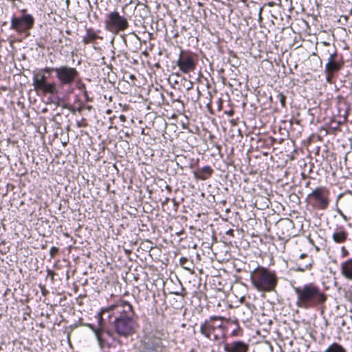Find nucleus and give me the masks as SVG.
<instances>
[{
	"label": "nucleus",
	"mask_w": 352,
	"mask_h": 352,
	"mask_svg": "<svg viewBox=\"0 0 352 352\" xmlns=\"http://www.w3.org/2000/svg\"><path fill=\"white\" fill-rule=\"evenodd\" d=\"M344 209L346 212L352 217V196L346 198L344 201Z\"/></svg>",
	"instance_id": "obj_18"
},
{
	"label": "nucleus",
	"mask_w": 352,
	"mask_h": 352,
	"mask_svg": "<svg viewBox=\"0 0 352 352\" xmlns=\"http://www.w3.org/2000/svg\"><path fill=\"white\" fill-rule=\"evenodd\" d=\"M307 201L313 207L324 210L329 203V191L324 187L316 188L308 194Z\"/></svg>",
	"instance_id": "obj_4"
},
{
	"label": "nucleus",
	"mask_w": 352,
	"mask_h": 352,
	"mask_svg": "<svg viewBox=\"0 0 352 352\" xmlns=\"http://www.w3.org/2000/svg\"><path fill=\"white\" fill-rule=\"evenodd\" d=\"M297 296L296 305L299 307L308 308L325 301L326 296L314 284H307L295 287Z\"/></svg>",
	"instance_id": "obj_2"
},
{
	"label": "nucleus",
	"mask_w": 352,
	"mask_h": 352,
	"mask_svg": "<svg viewBox=\"0 0 352 352\" xmlns=\"http://www.w3.org/2000/svg\"><path fill=\"white\" fill-rule=\"evenodd\" d=\"M307 256V255H306V254H302L300 256V257L301 258H304V257H305V256Z\"/></svg>",
	"instance_id": "obj_23"
},
{
	"label": "nucleus",
	"mask_w": 352,
	"mask_h": 352,
	"mask_svg": "<svg viewBox=\"0 0 352 352\" xmlns=\"http://www.w3.org/2000/svg\"><path fill=\"white\" fill-rule=\"evenodd\" d=\"M329 52V57L325 65V69L327 73L331 74L340 69L342 66V62L338 60V54L336 51Z\"/></svg>",
	"instance_id": "obj_10"
},
{
	"label": "nucleus",
	"mask_w": 352,
	"mask_h": 352,
	"mask_svg": "<svg viewBox=\"0 0 352 352\" xmlns=\"http://www.w3.org/2000/svg\"><path fill=\"white\" fill-rule=\"evenodd\" d=\"M215 318H211L210 321H206L200 326L201 333L209 339L211 338L212 333L216 328V326L212 322V320Z\"/></svg>",
	"instance_id": "obj_14"
},
{
	"label": "nucleus",
	"mask_w": 352,
	"mask_h": 352,
	"mask_svg": "<svg viewBox=\"0 0 352 352\" xmlns=\"http://www.w3.org/2000/svg\"><path fill=\"white\" fill-rule=\"evenodd\" d=\"M104 25L108 31L118 32L126 30L129 23L126 18L120 15L117 11H114L108 14Z\"/></svg>",
	"instance_id": "obj_6"
},
{
	"label": "nucleus",
	"mask_w": 352,
	"mask_h": 352,
	"mask_svg": "<svg viewBox=\"0 0 352 352\" xmlns=\"http://www.w3.org/2000/svg\"><path fill=\"white\" fill-rule=\"evenodd\" d=\"M217 338H218V336H217V335H214V340H217Z\"/></svg>",
	"instance_id": "obj_26"
},
{
	"label": "nucleus",
	"mask_w": 352,
	"mask_h": 352,
	"mask_svg": "<svg viewBox=\"0 0 352 352\" xmlns=\"http://www.w3.org/2000/svg\"><path fill=\"white\" fill-rule=\"evenodd\" d=\"M54 69H56V67H45L42 71H43V73H44V72L50 73V72H54Z\"/></svg>",
	"instance_id": "obj_19"
},
{
	"label": "nucleus",
	"mask_w": 352,
	"mask_h": 352,
	"mask_svg": "<svg viewBox=\"0 0 352 352\" xmlns=\"http://www.w3.org/2000/svg\"><path fill=\"white\" fill-rule=\"evenodd\" d=\"M33 86L36 91H41L43 94H56L58 91L57 85L54 82H48L47 76L39 71L34 75Z\"/></svg>",
	"instance_id": "obj_5"
},
{
	"label": "nucleus",
	"mask_w": 352,
	"mask_h": 352,
	"mask_svg": "<svg viewBox=\"0 0 352 352\" xmlns=\"http://www.w3.org/2000/svg\"><path fill=\"white\" fill-rule=\"evenodd\" d=\"M338 213L340 214V216H342L344 219H346V216L342 213V212L341 210H338Z\"/></svg>",
	"instance_id": "obj_22"
},
{
	"label": "nucleus",
	"mask_w": 352,
	"mask_h": 352,
	"mask_svg": "<svg viewBox=\"0 0 352 352\" xmlns=\"http://www.w3.org/2000/svg\"><path fill=\"white\" fill-rule=\"evenodd\" d=\"M204 170H205L206 173H210L212 172L211 168H210V167H208V166H206V167H205V168H204Z\"/></svg>",
	"instance_id": "obj_21"
},
{
	"label": "nucleus",
	"mask_w": 352,
	"mask_h": 352,
	"mask_svg": "<svg viewBox=\"0 0 352 352\" xmlns=\"http://www.w3.org/2000/svg\"><path fill=\"white\" fill-rule=\"evenodd\" d=\"M278 98H280V101L282 105L284 106L285 105V96L283 94H280L278 95Z\"/></svg>",
	"instance_id": "obj_20"
},
{
	"label": "nucleus",
	"mask_w": 352,
	"mask_h": 352,
	"mask_svg": "<svg viewBox=\"0 0 352 352\" xmlns=\"http://www.w3.org/2000/svg\"><path fill=\"white\" fill-rule=\"evenodd\" d=\"M250 280L254 287L258 292L273 291L277 284L274 272L264 267H257L250 274Z\"/></svg>",
	"instance_id": "obj_3"
},
{
	"label": "nucleus",
	"mask_w": 352,
	"mask_h": 352,
	"mask_svg": "<svg viewBox=\"0 0 352 352\" xmlns=\"http://www.w3.org/2000/svg\"><path fill=\"white\" fill-rule=\"evenodd\" d=\"M179 69L184 73H189L195 69V60L192 56L188 53H181L177 61Z\"/></svg>",
	"instance_id": "obj_9"
},
{
	"label": "nucleus",
	"mask_w": 352,
	"mask_h": 352,
	"mask_svg": "<svg viewBox=\"0 0 352 352\" xmlns=\"http://www.w3.org/2000/svg\"><path fill=\"white\" fill-rule=\"evenodd\" d=\"M248 344L241 340L234 341L224 346L226 352H248Z\"/></svg>",
	"instance_id": "obj_11"
},
{
	"label": "nucleus",
	"mask_w": 352,
	"mask_h": 352,
	"mask_svg": "<svg viewBox=\"0 0 352 352\" xmlns=\"http://www.w3.org/2000/svg\"><path fill=\"white\" fill-rule=\"evenodd\" d=\"M145 344L148 351H160L164 346L163 341L159 338H155L153 340H148L145 342Z\"/></svg>",
	"instance_id": "obj_15"
},
{
	"label": "nucleus",
	"mask_w": 352,
	"mask_h": 352,
	"mask_svg": "<svg viewBox=\"0 0 352 352\" xmlns=\"http://www.w3.org/2000/svg\"><path fill=\"white\" fill-rule=\"evenodd\" d=\"M340 273L346 279L352 280V258L340 264Z\"/></svg>",
	"instance_id": "obj_13"
},
{
	"label": "nucleus",
	"mask_w": 352,
	"mask_h": 352,
	"mask_svg": "<svg viewBox=\"0 0 352 352\" xmlns=\"http://www.w3.org/2000/svg\"><path fill=\"white\" fill-rule=\"evenodd\" d=\"M56 77L63 85H71L78 76V72L74 67L62 65L54 69Z\"/></svg>",
	"instance_id": "obj_7"
},
{
	"label": "nucleus",
	"mask_w": 352,
	"mask_h": 352,
	"mask_svg": "<svg viewBox=\"0 0 352 352\" xmlns=\"http://www.w3.org/2000/svg\"><path fill=\"white\" fill-rule=\"evenodd\" d=\"M348 234L343 228L338 229L332 235L336 243H342L346 241Z\"/></svg>",
	"instance_id": "obj_16"
},
{
	"label": "nucleus",
	"mask_w": 352,
	"mask_h": 352,
	"mask_svg": "<svg viewBox=\"0 0 352 352\" xmlns=\"http://www.w3.org/2000/svg\"><path fill=\"white\" fill-rule=\"evenodd\" d=\"M217 327H218L219 328H220V329H222V328H223L222 324H219V325H218Z\"/></svg>",
	"instance_id": "obj_25"
},
{
	"label": "nucleus",
	"mask_w": 352,
	"mask_h": 352,
	"mask_svg": "<svg viewBox=\"0 0 352 352\" xmlns=\"http://www.w3.org/2000/svg\"><path fill=\"white\" fill-rule=\"evenodd\" d=\"M323 352H346V349L338 343L330 344Z\"/></svg>",
	"instance_id": "obj_17"
},
{
	"label": "nucleus",
	"mask_w": 352,
	"mask_h": 352,
	"mask_svg": "<svg viewBox=\"0 0 352 352\" xmlns=\"http://www.w3.org/2000/svg\"><path fill=\"white\" fill-rule=\"evenodd\" d=\"M120 119L124 120V116H120Z\"/></svg>",
	"instance_id": "obj_24"
},
{
	"label": "nucleus",
	"mask_w": 352,
	"mask_h": 352,
	"mask_svg": "<svg viewBox=\"0 0 352 352\" xmlns=\"http://www.w3.org/2000/svg\"><path fill=\"white\" fill-rule=\"evenodd\" d=\"M88 326L93 330L95 336L97 338L98 344L101 347H103L104 346L109 344L107 338V336H111V332L104 331L100 327L98 329H96L94 327L92 324H89Z\"/></svg>",
	"instance_id": "obj_12"
},
{
	"label": "nucleus",
	"mask_w": 352,
	"mask_h": 352,
	"mask_svg": "<svg viewBox=\"0 0 352 352\" xmlns=\"http://www.w3.org/2000/svg\"><path fill=\"white\" fill-rule=\"evenodd\" d=\"M34 23V17L30 14H24L21 17H12L10 28L18 32H26L33 27Z\"/></svg>",
	"instance_id": "obj_8"
},
{
	"label": "nucleus",
	"mask_w": 352,
	"mask_h": 352,
	"mask_svg": "<svg viewBox=\"0 0 352 352\" xmlns=\"http://www.w3.org/2000/svg\"><path fill=\"white\" fill-rule=\"evenodd\" d=\"M131 311V305L129 302L123 301L102 309L101 311L97 315L99 326H101L102 321V315L105 312H112V314L116 317L113 322L115 331L120 336L128 337L135 332L136 328L135 322L129 315Z\"/></svg>",
	"instance_id": "obj_1"
}]
</instances>
